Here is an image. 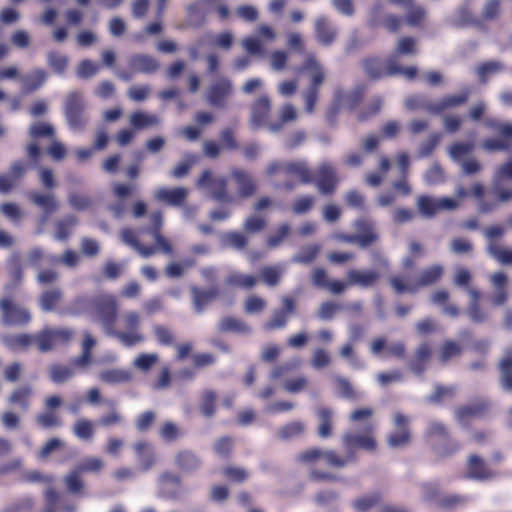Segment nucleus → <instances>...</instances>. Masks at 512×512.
Here are the masks:
<instances>
[{
    "label": "nucleus",
    "instance_id": "423d86ee",
    "mask_svg": "<svg viewBox=\"0 0 512 512\" xmlns=\"http://www.w3.org/2000/svg\"><path fill=\"white\" fill-rule=\"evenodd\" d=\"M118 313V304L115 296L107 293H99L94 296L93 313L108 335L114 332Z\"/></svg>",
    "mask_w": 512,
    "mask_h": 512
},
{
    "label": "nucleus",
    "instance_id": "603ef678",
    "mask_svg": "<svg viewBox=\"0 0 512 512\" xmlns=\"http://www.w3.org/2000/svg\"><path fill=\"white\" fill-rule=\"evenodd\" d=\"M216 400L217 394L213 390H204L200 402H199V410L201 414L207 418H211L215 415L216 412Z\"/></svg>",
    "mask_w": 512,
    "mask_h": 512
},
{
    "label": "nucleus",
    "instance_id": "7ed1b4c3",
    "mask_svg": "<svg viewBox=\"0 0 512 512\" xmlns=\"http://www.w3.org/2000/svg\"><path fill=\"white\" fill-rule=\"evenodd\" d=\"M444 275L441 264H432L421 269L414 277L393 275L389 278V285L398 295L418 293L421 289L437 284Z\"/></svg>",
    "mask_w": 512,
    "mask_h": 512
},
{
    "label": "nucleus",
    "instance_id": "49530a36",
    "mask_svg": "<svg viewBox=\"0 0 512 512\" xmlns=\"http://www.w3.org/2000/svg\"><path fill=\"white\" fill-rule=\"evenodd\" d=\"M297 116L295 107L289 103L285 104L280 109L278 120L269 123V130L272 132H278L286 123L295 121Z\"/></svg>",
    "mask_w": 512,
    "mask_h": 512
},
{
    "label": "nucleus",
    "instance_id": "6ab92c4d",
    "mask_svg": "<svg viewBox=\"0 0 512 512\" xmlns=\"http://www.w3.org/2000/svg\"><path fill=\"white\" fill-rule=\"evenodd\" d=\"M232 82L228 78H220L207 91V102L216 108H225L227 98L232 94Z\"/></svg>",
    "mask_w": 512,
    "mask_h": 512
},
{
    "label": "nucleus",
    "instance_id": "5fc2aeb1",
    "mask_svg": "<svg viewBox=\"0 0 512 512\" xmlns=\"http://www.w3.org/2000/svg\"><path fill=\"white\" fill-rule=\"evenodd\" d=\"M159 118L153 114H147L142 111L134 112L130 115V124L137 130L145 129L157 125Z\"/></svg>",
    "mask_w": 512,
    "mask_h": 512
},
{
    "label": "nucleus",
    "instance_id": "69168bd1",
    "mask_svg": "<svg viewBox=\"0 0 512 512\" xmlns=\"http://www.w3.org/2000/svg\"><path fill=\"white\" fill-rule=\"evenodd\" d=\"M73 375V369L66 365L53 364L50 367V379L56 384H61L68 381Z\"/></svg>",
    "mask_w": 512,
    "mask_h": 512
},
{
    "label": "nucleus",
    "instance_id": "e2e57ef3",
    "mask_svg": "<svg viewBox=\"0 0 512 512\" xmlns=\"http://www.w3.org/2000/svg\"><path fill=\"white\" fill-rule=\"evenodd\" d=\"M23 267L20 262L15 261L9 269V282L5 285V291L17 289L23 281Z\"/></svg>",
    "mask_w": 512,
    "mask_h": 512
},
{
    "label": "nucleus",
    "instance_id": "f8f14e48",
    "mask_svg": "<svg viewBox=\"0 0 512 512\" xmlns=\"http://www.w3.org/2000/svg\"><path fill=\"white\" fill-rule=\"evenodd\" d=\"M458 206L459 202L450 197L436 198L429 195H421L417 199V208L420 214L427 218H432L441 211L455 210Z\"/></svg>",
    "mask_w": 512,
    "mask_h": 512
},
{
    "label": "nucleus",
    "instance_id": "c9c22d12",
    "mask_svg": "<svg viewBox=\"0 0 512 512\" xmlns=\"http://www.w3.org/2000/svg\"><path fill=\"white\" fill-rule=\"evenodd\" d=\"M181 490V477L173 472H165L160 477L161 494L168 499L176 498Z\"/></svg>",
    "mask_w": 512,
    "mask_h": 512
},
{
    "label": "nucleus",
    "instance_id": "1a4fd4ad",
    "mask_svg": "<svg viewBox=\"0 0 512 512\" xmlns=\"http://www.w3.org/2000/svg\"><path fill=\"white\" fill-rule=\"evenodd\" d=\"M125 331L114 329L115 336L124 346L132 347L145 341V336L140 331L141 317L136 311H128L123 315Z\"/></svg>",
    "mask_w": 512,
    "mask_h": 512
},
{
    "label": "nucleus",
    "instance_id": "b1692460",
    "mask_svg": "<svg viewBox=\"0 0 512 512\" xmlns=\"http://www.w3.org/2000/svg\"><path fill=\"white\" fill-rule=\"evenodd\" d=\"M495 476L487 463L478 455H470L467 460V471L465 474L466 479H473L478 481H484L491 479Z\"/></svg>",
    "mask_w": 512,
    "mask_h": 512
},
{
    "label": "nucleus",
    "instance_id": "338daca9",
    "mask_svg": "<svg viewBox=\"0 0 512 512\" xmlns=\"http://www.w3.org/2000/svg\"><path fill=\"white\" fill-rule=\"evenodd\" d=\"M227 283L232 286L250 289L257 283V278L250 274L235 273L227 278Z\"/></svg>",
    "mask_w": 512,
    "mask_h": 512
},
{
    "label": "nucleus",
    "instance_id": "c85d7f7f",
    "mask_svg": "<svg viewBox=\"0 0 512 512\" xmlns=\"http://www.w3.org/2000/svg\"><path fill=\"white\" fill-rule=\"evenodd\" d=\"M498 370L501 388L512 394V345L505 349L504 355L498 363Z\"/></svg>",
    "mask_w": 512,
    "mask_h": 512
},
{
    "label": "nucleus",
    "instance_id": "6e6552de",
    "mask_svg": "<svg viewBox=\"0 0 512 512\" xmlns=\"http://www.w3.org/2000/svg\"><path fill=\"white\" fill-rule=\"evenodd\" d=\"M198 188L206 189L212 199L220 203H232L234 196L229 193L227 179L223 176H214L209 169L204 170L196 183Z\"/></svg>",
    "mask_w": 512,
    "mask_h": 512
},
{
    "label": "nucleus",
    "instance_id": "ea45409f",
    "mask_svg": "<svg viewBox=\"0 0 512 512\" xmlns=\"http://www.w3.org/2000/svg\"><path fill=\"white\" fill-rule=\"evenodd\" d=\"M121 239L122 241L133 247L135 250L138 251V253L147 258V257H150L152 256L153 254L156 253V248L155 247H152V246H146V245H143L137 238L134 230H132L131 228H124L122 229L121 231Z\"/></svg>",
    "mask_w": 512,
    "mask_h": 512
},
{
    "label": "nucleus",
    "instance_id": "a211bd4d",
    "mask_svg": "<svg viewBox=\"0 0 512 512\" xmlns=\"http://www.w3.org/2000/svg\"><path fill=\"white\" fill-rule=\"evenodd\" d=\"M189 191L185 187H159L153 191V199L160 204L181 207L185 204Z\"/></svg>",
    "mask_w": 512,
    "mask_h": 512
},
{
    "label": "nucleus",
    "instance_id": "4be33fe9",
    "mask_svg": "<svg viewBox=\"0 0 512 512\" xmlns=\"http://www.w3.org/2000/svg\"><path fill=\"white\" fill-rule=\"evenodd\" d=\"M408 418L397 413L394 416L395 431L392 432L387 439L388 445L392 448L405 446L410 442V430L408 426Z\"/></svg>",
    "mask_w": 512,
    "mask_h": 512
},
{
    "label": "nucleus",
    "instance_id": "a19ab883",
    "mask_svg": "<svg viewBox=\"0 0 512 512\" xmlns=\"http://www.w3.org/2000/svg\"><path fill=\"white\" fill-rule=\"evenodd\" d=\"M94 308V296L80 295L75 297L67 307V313L73 316L92 314Z\"/></svg>",
    "mask_w": 512,
    "mask_h": 512
},
{
    "label": "nucleus",
    "instance_id": "0eeeda50",
    "mask_svg": "<svg viewBox=\"0 0 512 512\" xmlns=\"http://www.w3.org/2000/svg\"><path fill=\"white\" fill-rule=\"evenodd\" d=\"M1 323L4 326L25 327L31 320L32 315L28 308L16 303L11 297L0 299Z\"/></svg>",
    "mask_w": 512,
    "mask_h": 512
},
{
    "label": "nucleus",
    "instance_id": "864d4df0",
    "mask_svg": "<svg viewBox=\"0 0 512 512\" xmlns=\"http://www.w3.org/2000/svg\"><path fill=\"white\" fill-rule=\"evenodd\" d=\"M320 252V246L310 244L303 246L300 251L292 257L293 263L308 265L314 262Z\"/></svg>",
    "mask_w": 512,
    "mask_h": 512
},
{
    "label": "nucleus",
    "instance_id": "680f3d73",
    "mask_svg": "<svg viewBox=\"0 0 512 512\" xmlns=\"http://www.w3.org/2000/svg\"><path fill=\"white\" fill-rule=\"evenodd\" d=\"M315 204L313 195H301L297 197L291 205V211L295 215H303L312 210Z\"/></svg>",
    "mask_w": 512,
    "mask_h": 512
},
{
    "label": "nucleus",
    "instance_id": "4c0bfd02",
    "mask_svg": "<svg viewBox=\"0 0 512 512\" xmlns=\"http://www.w3.org/2000/svg\"><path fill=\"white\" fill-rule=\"evenodd\" d=\"M98 378L103 383L117 385L130 382L132 380V373L127 369H105L99 373Z\"/></svg>",
    "mask_w": 512,
    "mask_h": 512
},
{
    "label": "nucleus",
    "instance_id": "37998d69",
    "mask_svg": "<svg viewBox=\"0 0 512 512\" xmlns=\"http://www.w3.org/2000/svg\"><path fill=\"white\" fill-rule=\"evenodd\" d=\"M218 330L222 333L248 334L251 328L239 318L226 316L219 321Z\"/></svg>",
    "mask_w": 512,
    "mask_h": 512
},
{
    "label": "nucleus",
    "instance_id": "c03bdc74",
    "mask_svg": "<svg viewBox=\"0 0 512 512\" xmlns=\"http://www.w3.org/2000/svg\"><path fill=\"white\" fill-rule=\"evenodd\" d=\"M315 36L323 45H330L334 41L336 32L325 17L316 19Z\"/></svg>",
    "mask_w": 512,
    "mask_h": 512
},
{
    "label": "nucleus",
    "instance_id": "5701e85b",
    "mask_svg": "<svg viewBox=\"0 0 512 512\" xmlns=\"http://www.w3.org/2000/svg\"><path fill=\"white\" fill-rule=\"evenodd\" d=\"M271 111V101L267 95H262L254 100L251 105L250 124L253 128L265 125L269 127L268 116Z\"/></svg>",
    "mask_w": 512,
    "mask_h": 512
},
{
    "label": "nucleus",
    "instance_id": "774afa93",
    "mask_svg": "<svg viewBox=\"0 0 512 512\" xmlns=\"http://www.w3.org/2000/svg\"><path fill=\"white\" fill-rule=\"evenodd\" d=\"M153 333L157 342L162 346H172L175 342L174 333L167 326L156 324L153 326Z\"/></svg>",
    "mask_w": 512,
    "mask_h": 512
},
{
    "label": "nucleus",
    "instance_id": "393cba45",
    "mask_svg": "<svg viewBox=\"0 0 512 512\" xmlns=\"http://www.w3.org/2000/svg\"><path fill=\"white\" fill-rule=\"evenodd\" d=\"M312 284L318 289L328 290L334 295L342 294L346 290V285L341 280H329L324 268H315L311 273Z\"/></svg>",
    "mask_w": 512,
    "mask_h": 512
},
{
    "label": "nucleus",
    "instance_id": "473e14b6",
    "mask_svg": "<svg viewBox=\"0 0 512 512\" xmlns=\"http://www.w3.org/2000/svg\"><path fill=\"white\" fill-rule=\"evenodd\" d=\"M175 465L183 473H192L201 466L200 457L192 450L182 449L175 455Z\"/></svg>",
    "mask_w": 512,
    "mask_h": 512
},
{
    "label": "nucleus",
    "instance_id": "de8ad7c7",
    "mask_svg": "<svg viewBox=\"0 0 512 512\" xmlns=\"http://www.w3.org/2000/svg\"><path fill=\"white\" fill-rule=\"evenodd\" d=\"M46 80V73L44 70L36 69L31 74L22 79V91L25 94H30L39 89Z\"/></svg>",
    "mask_w": 512,
    "mask_h": 512
},
{
    "label": "nucleus",
    "instance_id": "cd10ccee",
    "mask_svg": "<svg viewBox=\"0 0 512 512\" xmlns=\"http://www.w3.org/2000/svg\"><path fill=\"white\" fill-rule=\"evenodd\" d=\"M318 421L317 435L321 439H328L334 432V411L327 406H319L315 410Z\"/></svg>",
    "mask_w": 512,
    "mask_h": 512
},
{
    "label": "nucleus",
    "instance_id": "2f4dec72",
    "mask_svg": "<svg viewBox=\"0 0 512 512\" xmlns=\"http://www.w3.org/2000/svg\"><path fill=\"white\" fill-rule=\"evenodd\" d=\"M192 294V302L197 313H202L205 307L214 301L219 295V289L213 286L209 289H202L197 286L190 288Z\"/></svg>",
    "mask_w": 512,
    "mask_h": 512
},
{
    "label": "nucleus",
    "instance_id": "8fccbe9b",
    "mask_svg": "<svg viewBox=\"0 0 512 512\" xmlns=\"http://www.w3.org/2000/svg\"><path fill=\"white\" fill-rule=\"evenodd\" d=\"M500 14V0H488L483 7L480 19L473 20V24L480 27L483 21H494L500 17Z\"/></svg>",
    "mask_w": 512,
    "mask_h": 512
},
{
    "label": "nucleus",
    "instance_id": "f03ea898",
    "mask_svg": "<svg viewBox=\"0 0 512 512\" xmlns=\"http://www.w3.org/2000/svg\"><path fill=\"white\" fill-rule=\"evenodd\" d=\"M74 335L75 331L71 328L45 327L35 334H4L1 341L11 351H27L35 344L39 352L46 353L53 350L57 345L68 344Z\"/></svg>",
    "mask_w": 512,
    "mask_h": 512
},
{
    "label": "nucleus",
    "instance_id": "ddd939ff",
    "mask_svg": "<svg viewBox=\"0 0 512 512\" xmlns=\"http://www.w3.org/2000/svg\"><path fill=\"white\" fill-rule=\"evenodd\" d=\"M471 93L470 87H464L458 94L445 95L439 100L429 102L426 105V110L434 115H441L447 110L466 104Z\"/></svg>",
    "mask_w": 512,
    "mask_h": 512
},
{
    "label": "nucleus",
    "instance_id": "2eb2a0df",
    "mask_svg": "<svg viewBox=\"0 0 512 512\" xmlns=\"http://www.w3.org/2000/svg\"><path fill=\"white\" fill-rule=\"evenodd\" d=\"M281 308L275 309L268 321L264 324V329L272 331L285 328L290 316L296 314V301L291 296H283L281 299Z\"/></svg>",
    "mask_w": 512,
    "mask_h": 512
},
{
    "label": "nucleus",
    "instance_id": "13d9d810",
    "mask_svg": "<svg viewBox=\"0 0 512 512\" xmlns=\"http://www.w3.org/2000/svg\"><path fill=\"white\" fill-rule=\"evenodd\" d=\"M306 430V426L302 421H292L278 430V437L282 440H289L302 435Z\"/></svg>",
    "mask_w": 512,
    "mask_h": 512
},
{
    "label": "nucleus",
    "instance_id": "09e8293b",
    "mask_svg": "<svg viewBox=\"0 0 512 512\" xmlns=\"http://www.w3.org/2000/svg\"><path fill=\"white\" fill-rule=\"evenodd\" d=\"M475 149L473 141L454 142L448 147L450 158L457 163L464 160V157L470 155Z\"/></svg>",
    "mask_w": 512,
    "mask_h": 512
},
{
    "label": "nucleus",
    "instance_id": "6e6d98bb",
    "mask_svg": "<svg viewBox=\"0 0 512 512\" xmlns=\"http://www.w3.org/2000/svg\"><path fill=\"white\" fill-rule=\"evenodd\" d=\"M462 353L461 345L453 340H445L438 351V359L445 364L450 359L459 356Z\"/></svg>",
    "mask_w": 512,
    "mask_h": 512
},
{
    "label": "nucleus",
    "instance_id": "7c9ffc66",
    "mask_svg": "<svg viewBox=\"0 0 512 512\" xmlns=\"http://www.w3.org/2000/svg\"><path fill=\"white\" fill-rule=\"evenodd\" d=\"M32 396L33 388L31 385H20L11 391L8 396V403L21 411L26 412L30 408Z\"/></svg>",
    "mask_w": 512,
    "mask_h": 512
},
{
    "label": "nucleus",
    "instance_id": "4d7b16f0",
    "mask_svg": "<svg viewBox=\"0 0 512 512\" xmlns=\"http://www.w3.org/2000/svg\"><path fill=\"white\" fill-rule=\"evenodd\" d=\"M64 483L70 493L74 495L84 494V483L81 479V473L76 468L64 477Z\"/></svg>",
    "mask_w": 512,
    "mask_h": 512
},
{
    "label": "nucleus",
    "instance_id": "412c9836",
    "mask_svg": "<svg viewBox=\"0 0 512 512\" xmlns=\"http://www.w3.org/2000/svg\"><path fill=\"white\" fill-rule=\"evenodd\" d=\"M149 226L146 232L151 234L156 242L154 246L157 250H161L165 254L172 253V246L170 242L162 235L161 230L163 226V215L161 211H154L149 216Z\"/></svg>",
    "mask_w": 512,
    "mask_h": 512
},
{
    "label": "nucleus",
    "instance_id": "a18cd8bd",
    "mask_svg": "<svg viewBox=\"0 0 512 512\" xmlns=\"http://www.w3.org/2000/svg\"><path fill=\"white\" fill-rule=\"evenodd\" d=\"M431 348L427 343H422L415 351L414 358L410 362V369L421 374L425 370L426 362L431 357Z\"/></svg>",
    "mask_w": 512,
    "mask_h": 512
},
{
    "label": "nucleus",
    "instance_id": "0e129e2a",
    "mask_svg": "<svg viewBox=\"0 0 512 512\" xmlns=\"http://www.w3.org/2000/svg\"><path fill=\"white\" fill-rule=\"evenodd\" d=\"M381 499V494L375 492L356 499L353 502V507L357 512H368L371 508L376 506L381 501Z\"/></svg>",
    "mask_w": 512,
    "mask_h": 512
},
{
    "label": "nucleus",
    "instance_id": "dca6fc26",
    "mask_svg": "<svg viewBox=\"0 0 512 512\" xmlns=\"http://www.w3.org/2000/svg\"><path fill=\"white\" fill-rule=\"evenodd\" d=\"M284 172L286 175L297 176L302 184H312L314 172L303 161L273 163L269 166V174Z\"/></svg>",
    "mask_w": 512,
    "mask_h": 512
},
{
    "label": "nucleus",
    "instance_id": "f257e3e1",
    "mask_svg": "<svg viewBox=\"0 0 512 512\" xmlns=\"http://www.w3.org/2000/svg\"><path fill=\"white\" fill-rule=\"evenodd\" d=\"M373 415L374 409L368 406L356 408L350 413L349 421L356 426L362 425V428L357 431H346L343 434L341 442L346 451L345 456L339 455L332 449L311 448L299 453L297 460L309 464L322 460L328 467L341 469L349 463L357 461V450L375 453L378 449V442Z\"/></svg>",
    "mask_w": 512,
    "mask_h": 512
},
{
    "label": "nucleus",
    "instance_id": "72a5a7b5",
    "mask_svg": "<svg viewBox=\"0 0 512 512\" xmlns=\"http://www.w3.org/2000/svg\"><path fill=\"white\" fill-rule=\"evenodd\" d=\"M355 227L358 231L354 234L355 243L365 248L378 240V235L374 231L373 224L367 219L357 220Z\"/></svg>",
    "mask_w": 512,
    "mask_h": 512
},
{
    "label": "nucleus",
    "instance_id": "58836bf2",
    "mask_svg": "<svg viewBox=\"0 0 512 512\" xmlns=\"http://www.w3.org/2000/svg\"><path fill=\"white\" fill-rule=\"evenodd\" d=\"M28 199L47 215L54 213L58 209V202L53 194L31 191L28 193Z\"/></svg>",
    "mask_w": 512,
    "mask_h": 512
},
{
    "label": "nucleus",
    "instance_id": "052dcab7",
    "mask_svg": "<svg viewBox=\"0 0 512 512\" xmlns=\"http://www.w3.org/2000/svg\"><path fill=\"white\" fill-rule=\"evenodd\" d=\"M29 135L34 140L47 137L49 139L55 138L54 127L46 122H36L29 128Z\"/></svg>",
    "mask_w": 512,
    "mask_h": 512
},
{
    "label": "nucleus",
    "instance_id": "3c124183",
    "mask_svg": "<svg viewBox=\"0 0 512 512\" xmlns=\"http://www.w3.org/2000/svg\"><path fill=\"white\" fill-rule=\"evenodd\" d=\"M365 73L372 79H379L388 76V66L384 67L381 59L371 57L363 61Z\"/></svg>",
    "mask_w": 512,
    "mask_h": 512
},
{
    "label": "nucleus",
    "instance_id": "9d476101",
    "mask_svg": "<svg viewBox=\"0 0 512 512\" xmlns=\"http://www.w3.org/2000/svg\"><path fill=\"white\" fill-rule=\"evenodd\" d=\"M86 104L79 92L70 93L65 100V117L72 129H83L88 122Z\"/></svg>",
    "mask_w": 512,
    "mask_h": 512
},
{
    "label": "nucleus",
    "instance_id": "39448f33",
    "mask_svg": "<svg viewBox=\"0 0 512 512\" xmlns=\"http://www.w3.org/2000/svg\"><path fill=\"white\" fill-rule=\"evenodd\" d=\"M300 72H308L311 76V81L306 91L304 92L305 111L312 113L315 110L318 101L319 91L321 85L325 80V72L321 64L317 61L314 55H308L299 69Z\"/></svg>",
    "mask_w": 512,
    "mask_h": 512
},
{
    "label": "nucleus",
    "instance_id": "a878e982",
    "mask_svg": "<svg viewBox=\"0 0 512 512\" xmlns=\"http://www.w3.org/2000/svg\"><path fill=\"white\" fill-rule=\"evenodd\" d=\"M388 2L406 10L405 21L409 26L419 27L424 22L426 10L423 6L415 4L414 0H388Z\"/></svg>",
    "mask_w": 512,
    "mask_h": 512
},
{
    "label": "nucleus",
    "instance_id": "aec40b11",
    "mask_svg": "<svg viewBox=\"0 0 512 512\" xmlns=\"http://www.w3.org/2000/svg\"><path fill=\"white\" fill-rule=\"evenodd\" d=\"M380 277V273L374 269H350L346 272V280L343 282L346 285V289L352 286H358L360 288H371L378 283Z\"/></svg>",
    "mask_w": 512,
    "mask_h": 512
},
{
    "label": "nucleus",
    "instance_id": "79ce46f5",
    "mask_svg": "<svg viewBox=\"0 0 512 512\" xmlns=\"http://www.w3.org/2000/svg\"><path fill=\"white\" fill-rule=\"evenodd\" d=\"M63 293L60 288L44 290L39 296V306L43 312H52L62 301Z\"/></svg>",
    "mask_w": 512,
    "mask_h": 512
},
{
    "label": "nucleus",
    "instance_id": "9b49d317",
    "mask_svg": "<svg viewBox=\"0 0 512 512\" xmlns=\"http://www.w3.org/2000/svg\"><path fill=\"white\" fill-rule=\"evenodd\" d=\"M313 183L321 195H332L336 191L339 178L332 163L324 161L317 166Z\"/></svg>",
    "mask_w": 512,
    "mask_h": 512
},
{
    "label": "nucleus",
    "instance_id": "20e7f679",
    "mask_svg": "<svg viewBox=\"0 0 512 512\" xmlns=\"http://www.w3.org/2000/svg\"><path fill=\"white\" fill-rule=\"evenodd\" d=\"M483 125L497 137L482 140L481 148L486 152H509L512 150V122L495 117L485 118Z\"/></svg>",
    "mask_w": 512,
    "mask_h": 512
},
{
    "label": "nucleus",
    "instance_id": "c756f323",
    "mask_svg": "<svg viewBox=\"0 0 512 512\" xmlns=\"http://www.w3.org/2000/svg\"><path fill=\"white\" fill-rule=\"evenodd\" d=\"M129 67L135 73L153 74L160 64L156 58L148 54H134L129 59Z\"/></svg>",
    "mask_w": 512,
    "mask_h": 512
},
{
    "label": "nucleus",
    "instance_id": "bf43d9fd",
    "mask_svg": "<svg viewBox=\"0 0 512 512\" xmlns=\"http://www.w3.org/2000/svg\"><path fill=\"white\" fill-rule=\"evenodd\" d=\"M74 435L84 441H91L94 436V427L91 420L79 419L73 425Z\"/></svg>",
    "mask_w": 512,
    "mask_h": 512
},
{
    "label": "nucleus",
    "instance_id": "f704fd0d",
    "mask_svg": "<svg viewBox=\"0 0 512 512\" xmlns=\"http://www.w3.org/2000/svg\"><path fill=\"white\" fill-rule=\"evenodd\" d=\"M490 281L496 290L495 294L491 297V303L497 307L503 306L508 299L507 275L503 272H496L493 275H491Z\"/></svg>",
    "mask_w": 512,
    "mask_h": 512
},
{
    "label": "nucleus",
    "instance_id": "f3484780",
    "mask_svg": "<svg viewBox=\"0 0 512 512\" xmlns=\"http://www.w3.org/2000/svg\"><path fill=\"white\" fill-rule=\"evenodd\" d=\"M138 192V184L137 183H123V182H115L112 185V193L113 196L118 200L116 203H112L108 206L109 211H111L116 218H121L126 213V205L123 201Z\"/></svg>",
    "mask_w": 512,
    "mask_h": 512
},
{
    "label": "nucleus",
    "instance_id": "e433bc0d",
    "mask_svg": "<svg viewBox=\"0 0 512 512\" xmlns=\"http://www.w3.org/2000/svg\"><path fill=\"white\" fill-rule=\"evenodd\" d=\"M134 451L142 471H148L154 466L156 457L151 445L148 442L139 441L135 443Z\"/></svg>",
    "mask_w": 512,
    "mask_h": 512
},
{
    "label": "nucleus",
    "instance_id": "4468645a",
    "mask_svg": "<svg viewBox=\"0 0 512 512\" xmlns=\"http://www.w3.org/2000/svg\"><path fill=\"white\" fill-rule=\"evenodd\" d=\"M492 403L484 397L476 398L473 402L461 405L455 409V418L462 424L466 425L472 418H484L490 411Z\"/></svg>",
    "mask_w": 512,
    "mask_h": 512
},
{
    "label": "nucleus",
    "instance_id": "bb28decb",
    "mask_svg": "<svg viewBox=\"0 0 512 512\" xmlns=\"http://www.w3.org/2000/svg\"><path fill=\"white\" fill-rule=\"evenodd\" d=\"M231 177L237 186L238 194L241 198H248L255 193L257 183L251 173L240 168H234L231 170Z\"/></svg>",
    "mask_w": 512,
    "mask_h": 512
}]
</instances>
